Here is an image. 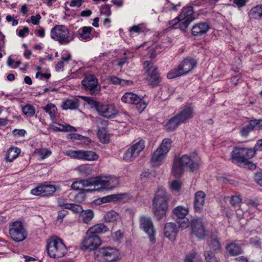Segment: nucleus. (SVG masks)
I'll return each mask as SVG.
<instances>
[{"instance_id":"obj_1","label":"nucleus","mask_w":262,"mask_h":262,"mask_svg":"<svg viewBox=\"0 0 262 262\" xmlns=\"http://www.w3.org/2000/svg\"><path fill=\"white\" fill-rule=\"evenodd\" d=\"M200 161V158L195 152L191 155H184L181 157H176L173 161L171 173L174 177L179 178L185 169H188L190 171L197 169Z\"/></svg>"},{"instance_id":"obj_2","label":"nucleus","mask_w":262,"mask_h":262,"mask_svg":"<svg viewBox=\"0 0 262 262\" xmlns=\"http://www.w3.org/2000/svg\"><path fill=\"white\" fill-rule=\"evenodd\" d=\"M169 200L166 190L162 186L158 187L152 201V211L158 220L166 215Z\"/></svg>"},{"instance_id":"obj_3","label":"nucleus","mask_w":262,"mask_h":262,"mask_svg":"<svg viewBox=\"0 0 262 262\" xmlns=\"http://www.w3.org/2000/svg\"><path fill=\"white\" fill-rule=\"evenodd\" d=\"M46 248L50 257L58 258L63 257L67 253V249L62 240L54 236L47 241Z\"/></svg>"},{"instance_id":"obj_4","label":"nucleus","mask_w":262,"mask_h":262,"mask_svg":"<svg viewBox=\"0 0 262 262\" xmlns=\"http://www.w3.org/2000/svg\"><path fill=\"white\" fill-rule=\"evenodd\" d=\"M51 37L61 45H67L74 39L75 35L65 25H56L51 30Z\"/></svg>"},{"instance_id":"obj_5","label":"nucleus","mask_w":262,"mask_h":262,"mask_svg":"<svg viewBox=\"0 0 262 262\" xmlns=\"http://www.w3.org/2000/svg\"><path fill=\"white\" fill-rule=\"evenodd\" d=\"M81 98L86 100L92 107L96 108L98 113L103 117L112 118L115 117L118 113L117 110L113 104H105L84 96Z\"/></svg>"},{"instance_id":"obj_6","label":"nucleus","mask_w":262,"mask_h":262,"mask_svg":"<svg viewBox=\"0 0 262 262\" xmlns=\"http://www.w3.org/2000/svg\"><path fill=\"white\" fill-rule=\"evenodd\" d=\"M255 150L252 148L234 147L231 153L232 163L241 165L255 156Z\"/></svg>"},{"instance_id":"obj_7","label":"nucleus","mask_w":262,"mask_h":262,"mask_svg":"<svg viewBox=\"0 0 262 262\" xmlns=\"http://www.w3.org/2000/svg\"><path fill=\"white\" fill-rule=\"evenodd\" d=\"M9 234L12 239L16 242L24 241L28 236L27 231L20 221L13 222L10 225Z\"/></svg>"},{"instance_id":"obj_8","label":"nucleus","mask_w":262,"mask_h":262,"mask_svg":"<svg viewBox=\"0 0 262 262\" xmlns=\"http://www.w3.org/2000/svg\"><path fill=\"white\" fill-rule=\"evenodd\" d=\"M145 148V141L141 140L130 146L124 152L123 159L126 161L135 160Z\"/></svg>"},{"instance_id":"obj_9","label":"nucleus","mask_w":262,"mask_h":262,"mask_svg":"<svg viewBox=\"0 0 262 262\" xmlns=\"http://www.w3.org/2000/svg\"><path fill=\"white\" fill-rule=\"evenodd\" d=\"M172 212L176 217L177 223L179 225L180 228L185 229L190 225V222L186 217L189 212L187 208L179 206L176 207L173 210Z\"/></svg>"},{"instance_id":"obj_10","label":"nucleus","mask_w":262,"mask_h":262,"mask_svg":"<svg viewBox=\"0 0 262 262\" xmlns=\"http://www.w3.org/2000/svg\"><path fill=\"white\" fill-rule=\"evenodd\" d=\"M101 241L98 235H95L87 230L82 243L83 249L94 250L100 245Z\"/></svg>"},{"instance_id":"obj_11","label":"nucleus","mask_w":262,"mask_h":262,"mask_svg":"<svg viewBox=\"0 0 262 262\" xmlns=\"http://www.w3.org/2000/svg\"><path fill=\"white\" fill-rule=\"evenodd\" d=\"M81 84L91 95H96L99 93L100 90L98 79L94 75L86 76L82 80Z\"/></svg>"},{"instance_id":"obj_12","label":"nucleus","mask_w":262,"mask_h":262,"mask_svg":"<svg viewBox=\"0 0 262 262\" xmlns=\"http://www.w3.org/2000/svg\"><path fill=\"white\" fill-rule=\"evenodd\" d=\"M139 223L140 228L148 235L150 242L154 243L156 241L155 238L156 230L151 218L141 216L139 220Z\"/></svg>"},{"instance_id":"obj_13","label":"nucleus","mask_w":262,"mask_h":262,"mask_svg":"<svg viewBox=\"0 0 262 262\" xmlns=\"http://www.w3.org/2000/svg\"><path fill=\"white\" fill-rule=\"evenodd\" d=\"M144 67L147 69V79L149 83L152 85H156L159 84L160 82V78L157 70V68L149 61H145L144 62Z\"/></svg>"},{"instance_id":"obj_14","label":"nucleus","mask_w":262,"mask_h":262,"mask_svg":"<svg viewBox=\"0 0 262 262\" xmlns=\"http://www.w3.org/2000/svg\"><path fill=\"white\" fill-rule=\"evenodd\" d=\"M98 252V255L105 262L114 261L119 258V251L115 248L103 247L99 249Z\"/></svg>"},{"instance_id":"obj_15","label":"nucleus","mask_w":262,"mask_h":262,"mask_svg":"<svg viewBox=\"0 0 262 262\" xmlns=\"http://www.w3.org/2000/svg\"><path fill=\"white\" fill-rule=\"evenodd\" d=\"M95 121L97 126V135L99 139L104 144L108 143L109 141L107 130L108 121L101 118H96Z\"/></svg>"},{"instance_id":"obj_16","label":"nucleus","mask_w":262,"mask_h":262,"mask_svg":"<svg viewBox=\"0 0 262 262\" xmlns=\"http://www.w3.org/2000/svg\"><path fill=\"white\" fill-rule=\"evenodd\" d=\"M193 114L194 110L193 107L190 105H187L184 106L182 111L176 115L182 123H185L193 117Z\"/></svg>"},{"instance_id":"obj_17","label":"nucleus","mask_w":262,"mask_h":262,"mask_svg":"<svg viewBox=\"0 0 262 262\" xmlns=\"http://www.w3.org/2000/svg\"><path fill=\"white\" fill-rule=\"evenodd\" d=\"M192 232L198 238H203L205 236V229L202 221L199 219H194L190 223Z\"/></svg>"},{"instance_id":"obj_18","label":"nucleus","mask_w":262,"mask_h":262,"mask_svg":"<svg viewBox=\"0 0 262 262\" xmlns=\"http://www.w3.org/2000/svg\"><path fill=\"white\" fill-rule=\"evenodd\" d=\"M206 194L203 191H197L194 195V209L195 212H201L204 207Z\"/></svg>"},{"instance_id":"obj_19","label":"nucleus","mask_w":262,"mask_h":262,"mask_svg":"<svg viewBox=\"0 0 262 262\" xmlns=\"http://www.w3.org/2000/svg\"><path fill=\"white\" fill-rule=\"evenodd\" d=\"M179 229L173 223H166L164 228V235L171 241H174L178 234Z\"/></svg>"},{"instance_id":"obj_20","label":"nucleus","mask_w":262,"mask_h":262,"mask_svg":"<svg viewBox=\"0 0 262 262\" xmlns=\"http://www.w3.org/2000/svg\"><path fill=\"white\" fill-rule=\"evenodd\" d=\"M129 199V195L127 193H121L109 195L101 198L103 203L107 202L116 203L119 201H126Z\"/></svg>"},{"instance_id":"obj_21","label":"nucleus","mask_w":262,"mask_h":262,"mask_svg":"<svg viewBox=\"0 0 262 262\" xmlns=\"http://www.w3.org/2000/svg\"><path fill=\"white\" fill-rule=\"evenodd\" d=\"M209 25L205 22H200L194 25L191 29L192 35L200 36L206 34L209 30Z\"/></svg>"},{"instance_id":"obj_22","label":"nucleus","mask_w":262,"mask_h":262,"mask_svg":"<svg viewBox=\"0 0 262 262\" xmlns=\"http://www.w3.org/2000/svg\"><path fill=\"white\" fill-rule=\"evenodd\" d=\"M166 155L157 149L151 155L150 163L154 167H159L163 162Z\"/></svg>"},{"instance_id":"obj_23","label":"nucleus","mask_w":262,"mask_h":262,"mask_svg":"<svg viewBox=\"0 0 262 262\" xmlns=\"http://www.w3.org/2000/svg\"><path fill=\"white\" fill-rule=\"evenodd\" d=\"M196 65V62L193 59L186 58L179 65L184 75L191 71Z\"/></svg>"},{"instance_id":"obj_24","label":"nucleus","mask_w":262,"mask_h":262,"mask_svg":"<svg viewBox=\"0 0 262 262\" xmlns=\"http://www.w3.org/2000/svg\"><path fill=\"white\" fill-rule=\"evenodd\" d=\"M226 249L229 255L231 256H235L243 253L241 246L235 242L227 244L226 246Z\"/></svg>"},{"instance_id":"obj_25","label":"nucleus","mask_w":262,"mask_h":262,"mask_svg":"<svg viewBox=\"0 0 262 262\" xmlns=\"http://www.w3.org/2000/svg\"><path fill=\"white\" fill-rule=\"evenodd\" d=\"M101 189H108L107 177H97L95 178V188L92 189H87V191L94 190L100 191Z\"/></svg>"},{"instance_id":"obj_26","label":"nucleus","mask_w":262,"mask_h":262,"mask_svg":"<svg viewBox=\"0 0 262 262\" xmlns=\"http://www.w3.org/2000/svg\"><path fill=\"white\" fill-rule=\"evenodd\" d=\"M79 100L77 98L68 99L62 102L61 107L63 110H77L79 107Z\"/></svg>"},{"instance_id":"obj_27","label":"nucleus","mask_w":262,"mask_h":262,"mask_svg":"<svg viewBox=\"0 0 262 262\" xmlns=\"http://www.w3.org/2000/svg\"><path fill=\"white\" fill-rule=\"evenodd\" d=\"M122 102L128 104H135L140 101V97L136 94L131 93H125L121 98Z\"/></svg>"},{"instance_id":"obj_28","label":"nucleus","mask_w":262,"mask_h":262,"mask_svg":"<svg viewBox=\"0 0 262 262\" xmlns=\"http://www.w3.org/2000/svg\"><path fill=\"white\" fill-rule=\"evenodd\" d=\"M182 123L176 115L171 118L165 125V128L168 132L174 130Z\"/></svg>"},{"instance_id":"obj_29","label":"nucleus","mask_w":262,"mask_h":262,"mask_svg":"<svg viewBox=\"0 0 262 262\" xmlns=\"http://www.w3.org/2000/svg\"><path fill=\"white\" fill-rule=\"evenodd\" d=\"M193 7L191 6H188L186 8H184L181 13V14L177 17L178 19H187L188 18H191L192 19V21L194 19V17L193 16Z\"/></svg>"},{"instance_id":"obj_30","label":"nucleus","mask_w":262,"mask_h":262,"mask_svg":"<svg viewBox=\"0 0 262 262\" xmlns=\"http://www.w3.org/2000/svg\"><path fill=\"white\" fill-rule=\"evenodd\" d=\"M58 205L59 206L63 207L66 209H70L73 211L74 213H81L83 211L82 207L81 205L76 204H70V203H62L58 202Z\"/></svg>"},{"instance_id":"obj_31","label":"nucleus","mask_w":262,"mask_h":262,"mask_svg":"<svg viewBox=\"0 0 262 262\" xmlns=\"http://www.w3.org/2000/svg\"><path fill=\"white\" fill-rule=\"evenodd\" d=\"M88 230L94 234L97 235L107 232L108 228L104 224L101 223L90 227Z\"/></svg>"},{"instance_id":"obj_32","label":"nucleus","mask_w":262,"mask_h":262,"mask_svg":"<svg viewBox=\"0 0 262 262\" xmlns=\"http://www.w3.org/2000/svg\"><path fill=\"white\" fill-rule=\"evenodd\" d=\"M20 152V149L17 147L10 148L7 153L6 160L7 162H11L16 159Z\"/></svg>"},{"instance_id":"obj_33","label":"nucleus","mask_w":262,"mask_h":262,"mask_svg":"<svg viewBox=\"0 0 262 262\" xmlns=\"http://www.w3.org/2000/svg\"><path fill=\"white\" fill-rule=\"evenodd\" d=\"M171 143L172 141L170 139L165 138L163 140L157 149L166 156L171 147Z\"/></svg>"},{"instance_id":"obj_34","label":"nucleus","mask_w":262,"mask_h":262,"mask_svg":"<svg viewBox=\"0 0 262 262\" xmlns=\"http://www.w3.org/2000/svg\"><path fill=\"white\" fill-rule=\"evenodd\" d=\"M250 18L258 19L262 17V5L253 8L249 13Z\"/></svg>"},{"instance_id":"obj_35","label":"nucleus","mask_w":262,"mask_h":262,"mask_svg":"<svg viewBox=\"0 0 262 262\" xmlns=\"http://www.w3.org/2000/svg\"><path fill=\"white\" fill-rule=\"evenodd\" d=\"M119 214L116 212L111 210L107 212L104 216V219L106 223H114L119 219Z\"/></svg>"},{"instance_id":"obj_36","label":"nucleus","mask_w":262,"mask_h":262,"mask_svg":"<svg viewBox=\"0 0 262 262\" xmlns=\"http://www.w3.org/2000/svg\"><path fill=\"white\" fill-rule=\"evenodd\" d=\"M109 81L113 84H119L122 86L128 85L133 83L130 80H124L120 79L116 76H112L110 77Z\"/></svg>"},{"instance_id":"obj_37","label":"nucleus","mask_w":262,"mask_h":262,"mask_svg":"<svg viewBox=\"0 0 262 262\" xmlns=\"http://www.w3.org/2000/svg\"><path fill=\"white\" fill-rule=\"evenodd\" d=\"M66 155L71 158H75L80 160H83L84 150H70L66 152Z\"/></svg>"},{"instance_id":"obj_38","label":"nucleus","mask_w":262,"mask_h":262,"mask_svg":"<svg viewBox=\"0 0 262 262\" xmlns=\"http://www.w3.org/2000/svg\"><path fill=\"white\" fill-rule=\"evenodd\" d=\"M254 129H255L254 124H253L252 121L250 120L247 125L242 128L240 131V134L242 137H247L250 132Z\"/></svg>"},{"instance_id":"obj_39","label":"nucleus","mask_w":262,"mask_h":262,"mask_svg":"<svg viewBox=\"0 0 262 262\" xmlns=\"http://www.w3.org/2000/svg\"><path fill=\"white\" fill-rule=\"evenodd\" d=\"M108 189H112L117 187L119 184V178L115 177H107Z\"/></svg>"},{"instance_id":"obj_40","label":"nucleus","mask_w":262,"mask_h":262,"mask_svg":"<svg viewBox=\"0 0 262 262\" xmlns=\"http://www.w3.org/2000/svg\"><path fill=\"white\" fill-rule=\"evenodd\" d=\"M185 262H201V258L198 253L193 252L186 255Z\"/></svg>"},{"instance_id":"obj_41","label":"nucleus","mask_w":262,"mask_h":262,"mask_svg":"<svg viewBox=\"0 0 262 262\" xmlns=\"http://www.w3.org/2000/svg\"><path fill=\"white\" fill-rule=\"evenodd\" d=\"M182 75H184V74L179 66L177 68L173 69L169 71L167 77L168 79H173Z\"/></svg>"},{"instance_id":"obj_42","label":"nucleus","mask_w":262,"mask_h":262,"mask_svg":"<svg viewBox=\"0 0 262 262\" xmlns=\"http://www.w3.org/2000/svg\"><path fill=\"white\" fill-rule=\"evenodd\" d=\"M93 28L91 27H83L82 29V32L80 33V38L84 40L91 39L90 34Z\"/></svg>"},{"instance_id":"obj_43","label":"nucleus","mask_w":262,"mask_h":262,"mask_svg":"<svg viewBox=\"0 0 262 262\" xmlns=\"http://www.w3.org/2000/svg\"><path fill=\"white\" fill-rule=\"evenodd\" d=\"M42 108L47 113L49 114L51 119H53L57 111L56 106L53 104L49 103Z\"/></svg>"},{"instance_id":"obj_44","label":"nucleus","mask_w":262,"mask_h":262,"mask_svg":"<svg viewBox=\"0 0 262 262\" xmlns=\"http://www.w3.org/2000/svg\"><path fill=\"white\" fill-rule=\"evenodd\" d=\"M81 216L82 218L83 222L84 223L88 224L93 218L94 213L92 210H88L84 212L82 211Z\"/></svg>"},{"instance_id":"obj_45","label":"nucleus","mask_w":262,"mask_h":262,"mask_svg":"<svg viewBox=\"0 0 262 262\" xmlns=\"http://www.w3.org/2000/svg\"><path fill=\"white\" fill-rule=\"evenodd\" d=\"M98 158V155L95 152L93 151L84 150L83 160L88 161H95L97 160Z\"/></svg>"},{"instance_id":"obj_46","label":"nucleus","mask_w":262,"mask_h":262,"mask_svg":"<svg viewBox=\"0 0 262 262\" xmlns=\"http://www.w3.org/2000/svg\"><path fill=\"white\" fill-rule=\"evenodd\" d=\"M154 176V173L150 172L148 170L142 172L140 174L142 183H145L147 182L148 180H151Z\"/></svg>"},{"instance_id":"obj_47","label":"nucleus","mask_w":262,"mask_h":262,"mask_svg":"<svg viewBox=\"0 0 262 262\" xmlns=\"http://www.w3.org/2000/svg\"><path fill=\"white\" fill-rule=\"evenodd\" d=\"M36 152L38 155L40 159L41 160L46 159L52 154L51 150L47 148L37 149Z\"/></svg>"},{"instance_id":"obj_48","label":"nucleus","mask_w":262,"mask_h":262,"mask_svg":"<svg viewBox=\"0 0 262 262\" xmlns=\"http://www.w3.org/2000/svg\"><path fill=\"white\" fill-rule=\"evenodd\" d=\"M22 111L25 115L30 117L33 116L35 113L34 107L30 104L26 105L23 107Z\"/></svg>"},{"instance_id":"obj_49","label":"nucleus","mask_w":262,"mask_h":262,"mask_svg":"<svg viewBox=\"0 0 262 262\" xmlns=\"http://www.w3.org/2000/svg\"><path fill=\"white\" fill-rule=\"evenodd\" d=\"M146 30V28L145 26L143 24H141L132 27L129 29V32L139 34L140 33L145 32Z\"/></svg>"},{"instance_id":"obj_50","label":"nucleus","mask_w":262,"mask_h":262,"mask_svg":"<svg viewBox=\"0 0 262 262\" xmlns=\"http://www.w3.org/2000/svg\"><path fill=\"white\" fill-rule=\"evenodd\" d=\"M221 244L218 239L216 237L212 238L210 244V248L212 250V252H213L219 251L221 249Z\"/></svg>"},{"instance_id":"obj_51","label":"nucleus","mask_w":262,"mask_h":262,"mask_svg":"<svg viewBox=\"0 0 262 262\" xmlns=\"http://www.w3.org/2000/svg\"><path fill=\"white\" fill-rule=\"evenodd\" d=\"M81 184L82 185L83 189L85 187L94 186L95 188V178H91L86 180H80Z\"/></svg>"},{"instance_id":"obj_52","label":"nucleus","mask_w":262,"mask_h":262,"mask_svg":"<svg viewBox=\"0 0 262 262\" xmlns=\"http://www.w3.org/2000/svg\"><path fill=\"white\" fill-rule=\"evenodd\" d=\"M44 185H40L34 189H32L31 193L35 195L45 196Z\"/></svg>"},{"instance_id":"obj_53","label":"nucleus","mask_w":262,"mask_h":262,"mask_svg":"<svg viewBox=\"0 0 262 262\" xmlns=\"http://www.w3.org/2000/svg\"><path fill=\"white\" fill-rule=\"evenodd\" d=\"M204 255L207 262H219L217 258L212 251L205 252Z\"/></svg>"},{"instance_id":"obj_54","label":"nucleus","mask_w":262,"mask_h":262,"mask_svg":"<svg viewBox=\"0 0 262 262\" xmlns=\"http://www.w3.org/2000/svg\"><path fill=\"white\" fill-rule=\"evenodd\" d=\"M182 184L178 180H173L170 185V188L172 191L179 192L181 188Z\"/></svg>"},{"instance_id":"obj_55","label":"nucleus","mask_w":262,"mask_h":262,"mask_svg":"<svg viewBox=\"0 0 262 262\" xmlns=\"http://www.w3.org/2000/svg\"><path fill=\"white\" fill-rule=\"evenodd\" d=\"M79 172L81 174L85 176L89 175L92 173V169L88 165H82L79 168Z\"/></svg>"},{"instance_id":"obj_56","label":"nucleus","mask_w":262,"mask_h":262,"mask_svg":"<svg viewBox=\"0 0 262 262\" xmlns=\"http://www.w3.org/2000/svg\"><path fill=\"white\" fill-rule=\"evenodd\" d=\"M45 196L51 195L56 191V188L52 185H44Z\"/></svg>"},{"instance_id":"obj_57","label":"nucleus","mask_w":262,"mask_h":262,"mask_svg":"<svg viewBox=\"0 0 262 262\" xmlns=\"http://www.w3.org/2000/svg\"><path fill=\"white\" fill-rule=\"evenodd\" d=\"M180 21H182L179 24V28L180 30L183 31H185L186 29L188 27L190 23L192 22V19L191 18H188L187 19H179Z\"/></svg>"},{"instance_id":"obj_58","label":"nucleus","mask_w":262,"mask_h":262,"mask_svg":"<svg viewBox=\"0 0 262 262\" xmlns=\"http://www.w3.org/2000/svg\"><path fill=\"white\" fill-rule=\"evenodd\" d=\"M241 202V198L237 195L232 196L230 200V204L234 207H239Z\"/></svg>"},{"instance_id":"obj_59","label":"nucleus","mask_w":262,"mask_h":262,"mask_svg":"<svg viewBox=\"0 0 262 262\" xmlns=\"http://www.w3.org/2000/svg\"><path fill=\"white\" fill-rule=\"evenodd\" d=\"M134 104L136 105V108L138 112L141 113L146 108V103L143 101L140 98L139 102L135 103Z\"/></svg>"},{"instance_id":"obj_60","label":"nucleus","mask_w":262,"mask_h":262,"mask_svg":"<svg viewBox=\"0 0 262 262\" xmlns=\"http://www.w3.org/2000/svg\"><path fill=\"white\" fill-rule=\"evenodd\" d=\"M255 129L262 130V119L251 120Z\"/></svg>"},{"instance_id":"obj_61","label":"nucleus","mask_w":262,"mask_h":262,"mask_svg":"<svg viewBox=\"0 0 262 262\" xmlns=\"http://www.w3.org/2000/svg\"><path fill=\"white\" fill-rule=\"evenodd\" d=\"M71 188L72 189L75 190H83L82 185L80 180L73 182L71 185Z\"/></svg>"},{"instance_id":"obj_62","label":"nucleus","mask_w":262,"mask_h":262,"mask_svg":"<svg viewBox=\"0 0 262 262\" xmlns=\"http://www.w3.org/2000/svg\"><path fill=\"white\" fill-rule=\"evenodd\" d=\"M254 180L260 186H262V172H257L254 176Z\"/></svg>"},{"instance_id":"obj_63","label":"nucleus","mask_w":262,"mask_h":262,"mask_svg":"<svg viewBox=\"0 0 262 262\" xmlns=\"http://www.w3.org/2000/svg\"><path fill=\"white\" fill-rule=\"evenodd\" d=\"M41 16L39 14L31 16V21L34 25H38Z\"/></svg>"},{"instance_id":"obj_64","label":"nucleus","mask_w":262,"mask_h":262,"mask_svg":"<svg viewBox=\"0 0 262 262\" xmlns=\"http://www.w3.org/2000/svg\"><path fill=\"white\" fill-rule=\"evenodd\" d=\"M253 150H255V154H256V151H262V139H260L257 141Z\"/></svg>"}]
</instances>
